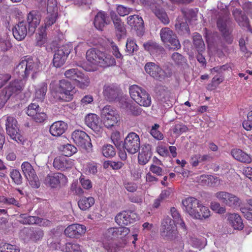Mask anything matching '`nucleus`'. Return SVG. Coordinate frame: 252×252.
Returning a JSON list of instances; mask_svg holds the SVG:
<instances>
[{"label":"nucleus","mask_w":252,"mask_h":252,"mask_svg":"<svg viewBox=\"0 0 252 252\" xmlns=\"http://www.w3.org/2000/svg\"><path fill=\"white\" fill-rule=\"evenodd\" d=\"M40 70V63L37 60L34 61L32 58L27 57L22 58L14 70V74L19 79L11 82L3 91L6 92L9 98L12 95L19 93L23 87L22 79L27 78L30 75L33 78L34 74Z\"/></svg>","instance_id":"1"},{"label":"nucleus","mask_w":252,"mask_h":252,"mask_svg":"<svg viewBox=\"0 0 252 252\" xmlns=\"http://www.w3.org/2000/svg\"><path fill=\"white\" fill-rule=\"evenodd\" d=\"M86 59L90 63L107 67L116 65L115 59L109 54L95 49L87 51Z\"/></svg>","instance_id":"2"},{"label":"nucleus","mask_w":252,"mask_h":252,"mask_svg":"<svg viewBox=\"0 0 252 252\" xmlns=\"http://www.w3.org/2000/svg\"><path fill=\"white\" fill-rule=\"evenodd\" d=\"M129 92L131 98L139 105L148 107L151 105V96L145 89L133 85L129 87Z\"/></svg>","instance_id":"3"},{"label":"nucleus","mask_w":252,"mask_h":252,"mask_svg":"<svg viewBox=\"0 0 252 252\" xmlns=\"http://www.w3.org/2000/svg\"><path fill=\"white\" fill-rule=\"evenodd\" d=\"M3 118L5 121L6 133L10 138L18 143H23L24 138L20 133L16 119L10 116H6Z\"/></svg>","instance_id":"4"},{"label":"nucleus","mask_w":252,"mask_h":252,"mask_svg":"<svg viewBox=\"0 0 252 252\" xmlns=\"http://www.w3.org/2000/svg\"><path fill=\"white\" fill-rule=\"evenodd\" d=\"M138 1L140 4L149 6L164 24L166 25L169 23V19L166 13L160 8V5L163 3L162 0H138Z\"/></svg>","instance_id":"5"},{"label":"nucleus","mask_w":252,"mask_h":252,"mask_svg":"<svg viewBox=\"0 0 252 252\" xmlns=\"http://www.w3.org/2000/svg\"><path fill=\"white\" fill-rule=\"evenodd\" d=\"M101 117L104 126L108 128L115 126L120 121L117 112L110 105H106L102 109Z\"/></svg>","instance_id":"6"},{"label":"nucleus","mask_w":252,"mask_h":252,"mask_svg":"<svg viewBox=\"0 0 252 252\" xmlns=\"http://www.w3.org/2000/svg\"><path fill=\"white\" fill-rule=\"evenodd\" d=\"M160 38L170 49L178 50L181 48V44L175 33L169 28H162L160 31Z\"/></svg>","instance_id":"7"},{"label":"nucleus","mask_w":252,"mask_h":252,"mask_svg":"<svg viewBox=\"0 0 252 252\" xmlns=\"http://www.w3.org/2000/svg\"><path fill=\"white\" fill-rule=\"evenodd\" d=\"M124 147L130 154H134L140 150V139L139 135L133 132L128 133L125 139Z\"/></svg>","instance_id":"8"},{"label":"nucleus","mask_w":252,"mask_h":252,"mask_svg":"<svg viewBox=\"0 0 252 252\" xmlns=\"http://www.w3.org/2000/svg\"><path fill=\"white\" fill-rule=\"evenodd\" d=\"M160 232L162 237L165 239L172 240L176 237L177 228L171 218L166 217L163 220L161 225Z\"/></svg>","instance_id":"9"},{"label":"nucleus","mask_w":252,"mask_h":252,"mask_svg":"<svg viewBox=\"0 0 252 252\" xmlns=\"http://www.w3.org/2000/svg\"><path fill=\"white\" fill-rule=\"evenodd\" d=\"M216 197L222 203L232 208L239 207L241 200L237 195L225 191H219L216 194Z\"/></svg>","instance_id":"10"},{"label":"nucleus","mask_w":252,"mask_h":252,"mask_svg":"<svg viewBox=\"0 0 252 252\" xmlns=\"http://www.w3.org/2000/svg\"><path fill=\"white\" fill-rule=\"evenodd\" d=\"M75 92L74 88L70 82L65 80H61L60 86L57 91L58 98L65 101H69L72 98Z\"/></svg>","instance_id":"11"},{"label":"nucleus","mask_w":252,"mask_h":252,"mask_svg":"<svg viewBox=\"0 0 252 252\" xmlns=\"http://www.w3.org/2000/svg\"><path fill=\"white\" fill-rule=\"evenodd\" d=\"M21 169L31 186L32 188H38L39 187L38 177L32 165L29 162L25 161L21 165Z\"/></svg>","instance_id":"12"},{"label":"nucleus","mask_w":252,"mask_h":252,"mask_svg":"<svg viewBox=\"0 0 252 252\" xmlns=\"http://www.w3.org/2000/svg\"><path fill=\"white\" fill-rule=\"evenodd\" d=\"M139 220L138 215L133 211H122L115 217V221L119 225H127Z\"/></svg>","instance_id":"13"},{"label":"nucleus","mask_w":252,"mask_h":252,"mask_svg":"<svg viewBox=\"0 0 252 252\" xmlns=\"http://www.w3.org/2000/svg\"><path fill=\"white\" fill-rule=\"evenodd\" d=\"M27 114L37 123H42L47 119V114L41 111L39 105L35 103H31L28 107Z\"/></svg>","instance_id":"14"},{"label":"nucleus","mask_w":252,"mask_h":252,"mask_svg":"<svg viewBox=\"0 0 252 252\" xmlns=\"http://www.w3.org/2000/svg\"><path fill=\"white\" fill-rule=\"evenodd\" d=\"M224 16L222 18H219L217 22V26L220 31L222 33L226 42L231 44L233 41V37L231 35V32L228 28L227 25L230 22L228 17L226 10L223 11Z\"/></svg>","instance_id":"15"},{"label":"nucleus","mask_w":252,"mask_h":252,"mask_svg":"<svg viewBox=\"0 0 252 252\" xmlns=\"http://www.w3.org/2000/svg\"><path fill=\"white\" fill-rule=\"evenodd\" d=\"M71 137L74 143L82 148L86 149L92 146L90 137L82 130L74 131L71 134Z\"/></svg>","instance_id":"16"},{"label":"nucleus","mask_w":252,"mask_h":252,"mask_svg":"<svg viewBox=\"0 0 252 252\" xmlns=\"http://www.w3.org/2000/svg\"><path fill=\"white\" fill-rule=\"evenodd\" d=\"M144 69L146 73L157 80H162L166 77L165 72L159 64L155 63H147L145 65Z\"/></svg>","instance_id":"17"},{"label":"nucleus","mask_w":252,"mask_h":252,"mask_svg":"<svg viewBox=\"0 0 252 252\" xmlns=\"http://www.w3.org/2000/svg\"><path fill=\"white\" fill-rule=\"evenodd\" d=\"M200 201L193 197H188L182 200L183 209L192 218L197 216L196 211Z\"/></svg>","instance_id":"18"},{"label":"nucleus","mask_w":252,"mask_h":252,"mask_svg":"<svg viewBox=\"0 0 252 252\" xmlns=\"http://www.w3.org/2000/svg\"><path fill=\"white\" fill-rule=\"evenodd\" d=\"M19 221L23 224H38L40 226H47L50 225L51 222L46 219L35 216H28L26 214H21L19 217Z\"/></svg>","instance_id":"19"},{"label":"nucleus","mask_w":252,"mask_h":252,"mask_svg":"<svg viewBox=\"0 0 252 252\" xmlns=\"http://www.w3.org/2000/svg\"><path fill=\"white\" fill-rule=\"evenodd\" d=\"M41 14L36 10H32L27 14V22L29 25V34L32 35L41 21Z\"/></svg>","instance_id":"20"},{"label":"nucleus","mask_w":252,"mask_h":252,"mask_svg":"<svg viewBox=\"0 0 252 252\" xmlns=\"http://www.w3.org/2000/svg\"><path fill=\"white\" fill-rule=\"evenodd\" d=\"M86 231L84 225L75 223L67 226L64 230V234L70 238H78L84 234Z\"/></svg>","instance_id":"21"},{"label":"nucleus","mask_w":252,"mask_h":252,"mask_svg":"<svg viewBox=\"0 0 252 252\" xmlns=\"http://www.w3.org/2000/svg\"><path fill=\"white\" fill-rule=\"evenodd\" d=\"M74 165L73 160L65 156L56 157L53 162L54 167L57 169L64 171L71 168Z\"/></svg>","instance_id":"22"},{"label":"nucleus","mask_w":252,"mask_h":252,"mask_svg":"<svg viewBox=\"0 0 252 252\" xmlns=\"http://www.w3.org/2000/svg\"><path fill=\"white\" fill-rule=\"evenodd\" d=\"M12 32L14 38L16 40L18 41L23 40L27 34L29 33L27 23L25 21L19 22L13 28Z\"/></svg>","instance_id":"23"},{"label":"nucleus","mask_w":252,"mask_h":252,"mask_svg":"<svg viewBox=\"0 0 252 252\" xmlns=\"http://www.w3.org/2000/svg\"><path fill=\"white\" fill-rule=\"evenodd\" d=\"M66 181V177L61 173L50 174L45 179V183L52 188H56L61 183H64Z\"/></svg>","instance_id":"24"},{"label":"nucleus","mask_w":252,"mask_h":252,"mask_svg":"<svg viewBox=\"0 0 252 252\" xmlns=\"http://www.w3.org/2000/svg\"><path fill=\"white\" fill-rule=\"evenodd\" d=\"M51 247L63 252H82L80 246L72 242L67 243L65 245H62L60 242L54 243L51 244Z\"/></svg>","instance_id":"25"},{"label":"nucleus","mask_w":252,"mask_h":252,"mask_svg":"<svg viewBox=\"0 0 252 252\" xmlns=\"http://www.w3.org/2000/svg\"><path fill=\"white\" fill-rule=\"evenodd\" d=\"M233 15L240 26L247 28L251 32H252V29L250 27L249 19L244 12L235 9L233 12Z\"/></svg>","instance_id":"26"},{"label":"nucleus","mask_w":252,"mask_h":252,"mask_svg":"<svg viewBox=\"0 0 252 252\" xmlns=\"http://www.w3.org/2000/svg\"><path fill=\"white\" fill-rule=\"evenodd\" d=\"M86 125L94 131L98 132L100 131L101 127L99 124V119L95 114H89L85 118Z\"/></svg>","instance_id":"27"},{"label":"nucleus","mask_w":252,"mask_h":252,"mask_svg":"<svg viewBox=\"0 0 252 252\" xmlns=\"http://www.w3.org/2000/svg\"><path fill=\"white\" fill-rule=\"evenodd\" d=\"M228 223L235 230H242L244 224L241 216L237 213H229L226 216Z\"/></svg>","instance_id":"28"},{"label":"nucleus","mask_w":252,"mask_h":252,"mask_svg":"<svg viewBox=\"0 0 252 252\" xmlns=\"http://www.w3.org/2000/svg\"><path fill=\"white\" fill-rule=\"evenodd\" d=\"M67 128V124L62 121L54 122L50 127V134L54 136L62 135Z\"/></svg>","instance_id":"29"},{"label":"nucleus","mask_w":252,"mask_h":252,"mask_svg":"<svg viewBox=\"0 0 252 252\" xmlns=\"http://www.w3.org/2000/svg\"><path fill=\"white\" fill-rule=\"evenodd\" d=\"M152 155L151 146L149 144L143 145L139 153L138 162L141 165L146 164L149 161Z\"/></svg>","instance_id":"30"},{"label":"nucleus","mask_w":252,"mask_h":252,"mask_svg":"<svg viewBox=\"0 0 252 252\" xmlns=\"http://www.w3.org/2000/svg\"><path fill=\"white\" fill-rule=\"evenodd\" d=\"M109 22L107 15L102 11H100L95 15L94 24L96 29L102 31L104 27Z\"/></svg>","instance_id":"31"},{"label":"nucleus","mask_w":252,"mask_h":252,"mask_svg":"<svg viewBox=\"0 0 252 252\" xmlns=\"http://www.w3.org/2000/svg\"><path fill=\"white\" fill-rule=\"evenodd\" d=\"M231 155L235 159L242 163L248 164L252 161L251 156L240 149H233Z\"/></svg>","instance_id":"32"},{"label":"nucleus","mask_w":252,"mask_h":252,"mask_svg":"<svg viewBox=\"0 0 252 252\" xmlns=\"http://www.w3.org/2000/svg\"><path fill=\"white\" fill-rule=\"evenodd\" d=\"M103 95L109 101L116 99L118 95V89L114 85H105L103 91Z\"/></svg>","instance_id":"33"},{"label":"nucleus","mask_w":252,"mask_h":252,"mask_svg":"<svg viewBox=\"0 0 252 252\" xmlns=\"http://www.w3.org/2000/svg\"><path fill=\"white\" fill-rule=\"evenodd\" d=\"M143 46L145 50L154 56H157L164 52L163 48L153 41H149L144 44Z\"/></svg>","instance_id":"34"},{"label":"nucleus","mask_w":252,"mask_h":252,"mask_svg":"<svg viewBox=\"0 0 252 252\" xmlns=\"http://www.w3.org/2000/svg\"><path fill=\"white\" fill-rule=\"evenodd\" d=\"M110 15L118 33L119 34L120 36L125 35L126 33V29L124 23L121 21L120 18L118 17L115 12L111 11Z\"/></svg>","instance_id":"35"},{"label":"nucleus","mask_w":252,"mask_h":252,"mask_svg":"<svg viewBox=\"0 0 252 252\" xmlns=\"http://www.w3.org/2000/svg\"><path fill=\"white\" fill-rule=\"evenodd\" d=\"M127 24L135 29L140 30L143 27V20L142 18L137 15L129 16L127 18Z\"/></svg>","instance_id":"36"},{"label":"nucleus","mask_w":252,"mask_h":252,"mask_svg":"<svg viewBox=\"0 0 252 252\" xmlns=\"http://www.w3.org/2000/svg\"><path fill=\"white\" fill-rule=\"evenodd\" d=\"M82 170L87 175H94L97 172V163L94 161L87 162L83 165Z\"/></svg>","instance_id":"37"},{"label":"nucleus","mask_w":252,"mask_h":252,"mask_svg":"<svg viewBox=\"0 0 252 252\" xmlns=\"http://www.w3.org/2000/svg\"><path fill=\"white\" fill-rule=\"evenodd\" d=\"M94 203V199L91 196L82 197L78 202L79 208L83 211L87 210Z\"/></svg>","instance_id":"38"},{"label":"nucleus","mask_w":252,"mask_h":252,"mask_svg":"<svg viewBox=\"0 0 252 252\" xmlns=\"http://www.w3.org/2000/svg\"><path fill=\"white\" fill-rule=\"evenodd\" d=\"M197 216L194 217V219L198 220H203L208 218L210 216V211L208 207L204 206L201 203L200 201L199 205H198V209L196 212Z\"/></svg>","instance_id":"39"},{"label":"nucleus","mask_w":252,"mask_h":252,"mask_svg":"<svg viewBox=\"0 0 252 252\" xmlns=\"http://www.w3.org/2000/svg\"><path fill=\"white\" fill-rule=\"evenodd\" d=\"M126 244V241H124V243L120 245H118L111 241H104L103 242L104 248L109 252H116L119 251L121 248H123Z\"/></svg>","instance_id":"40"},{"label":"nucleus","mask_w":252,"mask_h":252,"mask_svg":"<svg viewBox=\"0 0 252 252\" xmlns=\"http://www.w3.org/2000/svg\"><path fill=\"white\" fill-rule=\"evenodd\" d=\"M200 179L204 182L202 183L204 185L215 186L220 184V180L219 178L212 175H202L200 176Z\"/></svg>","instance_id":"41"},{"label":"nucleus","mask_w":252,"mask_h":252,"mask_svg":"<svg viewBox=\"0 0 252 252\" xmlns=\"http://www.w3.org/2000/svg\"><path fill=\"white\" fill-rule=\"evenodd\" d=\"M47 91V84L42 83L35 90V96L38 101H42L45 96Z\"/></svg>","instance_id":"42"},{"label":"nucleus","mask_w":252,"mask_h":252,"mask_svg":"<svg viewBox=\"0 0 252 252\" xmlns=\"http://www.w3.org/2000/svg\"><path fill=\"white\" fill-rule=\"evenodd\" d=\"M209 158V157L207 155L195 154L191 157L190 163L192 166L196 167L198 165L199 163L208 160Z\"/></svg>","instance_id":"43"},{"label":"nucleus","mask_w":252,"mask_h":252,"mask_svg":"<svg viewBox=\"0 0 252 252\" xmlns=\"http://www.w3.org/2000/svg\"><path fill=\"white\" fill-rule=\"evenodd\" d=\"M79 77L74 82L76 85L81 89H84L86 88L90 84V81L88 76L85 75L82 72Z\"/></svg>","instance_id":"44"},{"label":"nucleus","mask_w":252,"mask_h":252,"mask_svg":"<svg viewBox=\"0 0 252 252\" xmlns=\"http://www.w3.org/2000/svg\"><path fill=\"white\" fill-rule=\"evenodd\" d=\"M193 44L195 46L198 52H202L205 50V44L201 36L195 33L193 36Z\"/></svg>","instance_id":"45"},{"label":"nucleus","mask_w":252,"mask_h":252,"mask_svg":"<svg viewBox=\"0 0 252 252\" xmlns=\"http://www.w3.org/2000/svg\"><path fill=\"white\" fill-rule=\"evenodd\" d=\"M170 213L173 217L174 223L175 222L180 225L181 227L185 229L186 226L184 221L181 219V216L178 210L175 207H172L170 209Z\"/></svg>","instance_id":"46"},{"label":"nucleus","mask_w":252,"mask_h":252,"mask_svg":"<svg viewBox=\"0 0 252 252\" xmlns=\"http://www.w3.org/2000/svg\"><path fill=\"white\" fill-rule=\"evenodd\" d=\"M36 44L41 46L43 45L46 41V33L45 28L42 26L38 30V32L36 35Z\"/></svg>","instance_id":"47"},{"label":"nucleus","mask_w":252,"mask_h":252,"mask_svg":"<svg viewBox=\"0 0 252 252\" xmlns=\"http://www.w3.org/2000/svg\"><path fill=\"white\" fill-rule=\"evenodd\" d=\"M57 14V12L47 11V16L44 20L45 26L43 27L45 30L56 22Z\"/></svg>","instance_id":"48"},{"label":"nucleus","mask_w":252,"mask_h":252,"mask_svg":"<svg viewBox=\"0 0 252 252\" xmlns=\"http://www.w3.org/2000/svg\"><path fill=\"white\" fill-rule=\"evenodd\" d=\"M138 50V46L132 38H128L126 43V52L128 55L132 54Z\"/></svg>","instance_id":"49"},{"label":"nucleus","mask_w":252,"mask_h":252,"mask_svg":"<svg viewBox=\"0 0 252 252\" xmlns=\"http://www.w3.org/2000/svg\"><path fill=\"white\" fill-rule=\"evenodd\" d=\"M81 72L78 68H72L66 70L64 75L66 78L75 82L78 77L79 78Z\"/></svg>","instance_id":"50"},{"label":"nucleus","mask_w":252,"mask_h":252,"mask_svg":"<svg viewBox=\"0 0 252 252\" xmlns=\"http://www.w3.org/2000/svg\"><path fill=\"white\" fill-rule=\"evenodd\" d=\"M61 149L66 157L71 156L77 152L76 148L74 146L69 144L62 145L61 147Z\"/></svg>","instance_id":"51"},{"label":"nucleus","mask_w":252,"mask_h":252,"mask_svg":"<svg viewBox=\"0 0 252 252\" xmlns=\"http://www.w3.org/2000/svg\"><path fill=\"white\" fill-rule=\"evenodd\" d=\"M189 242L193 247L199 250L203 248L206 244V241L204 238L199 239L195 237H191L190 239Z\"/></svg>","instance_id":"52"},{"label":"nucleus","mask_w":252,"mask_h":252,"mask_svg":"<svg viewBox=\"0 0 252 252\" xmlns=\"http://www.w3.org/2000/svg\"><path fill=\"white\" fill-rule=\"evenodd\" d=\"M70 47L68 45H65L60 47L56 52L54 56L62 57V58L66 59L67 57L70 53Z\"/></svg>","instance_id":"53"},{"label":"nucleus","mask_w":252,"mask_h":252,"mask_svg":"<svg viewBox=\"0 0 252 252\" xmlns=\"http://www.w3.org/2000/svg\"><path fill=\"white\" fill-rule=\"evenodd\" d=\"M0 252H20V249L16 245L9 243H1L0 244Z\"/></svg>","instance_id":"54"},{"label":"nucleus","mask_w":252,"mask_h":252,"mask_svg":"<svg viewBox=\"0 0 252 252\" xmlns=\"http://www.w3.org/2000/svg\"><path fill=\"white\" fill-rule=\"evenodd\" d=\"M102 153L106 158L113 157L116 155L115 148L110 144H106L102 147Z\"/></svg>","instance_id":"55"},{"label":"nucleus","mask_w":252,"mask_h":252,"mask_svg":"<svg viewBox=\"0 0 252 252\" xmlns=\"http://www.w3.org/2000/svg\"><path fill=\"white\" fill-rule=\"evenodd\" d=\"M170 93L164 87H162L161 92L159 93V95L161 99V100L163 102H165L167 105L168 107H171L172 103L169 100Z\"/></svg>","instance_id":"56"},{"label":"nucleus","mask_w":252,"mask_h":252,"mask_svg":"<svg viewBox=\"0 0 252 252\" xmlns=\"http://www.w3.org/2000/svg\"><path fill=\"white\" fill-rule=\"evenodd\" d=\"M188 130L187 126L182 123L175 124L172 128L173 134L176 136H180L182 133L187 131Z\"/></svg>","instance_id":"57"},{"label":"nucleus","mask_w":252,"mask_h":252,"mask_svg":"<svg viewBox=\"0 0 252 252\" xmlns=\"http://www.w3.org/2000/svg\"><path fill=\"white\" fill-rule=\"evenodd\" d=\"M175 28L176 30L179 32H181V33L183 34H189V30L188 25L187 22H180V21H178L175 24Z\"/></svg>","instance_id":"58"},{"label":"nucleus","mask_w":252,"mask_h":252,"mask_svg":"<svg viewBox=\"0 0 252 252\" xmlns=\"http://www.w3.org/2000/svg\"><path fill=\"white\" fill-rule=\"evenodd\" d=\"M10 176L13 182L17 185H21L22 183V176L18 170L13 169L10 172Z\"/></svg>","instance_id":"59"},{"label":"nucleus","mask_w":252,"mask_h":252,"mask_svg":"<svg viewBox=\"0 0 252 252\" xmlns=\"http://www.w3.org/2000/svg\"><path fill=\"white\" fill-rule=\"evenodd\" d=\"M2 199L3 204L6 205H13L18 207H20V204L19 201L13 197L3 196V197H2Z\"/></svg>","instance_id":"60"},{"label":"nucleus","mask_w":252,"mask_h":252,"mask_svg":"<svg viewBox=\"0 0 252 252\" xmlns=\"http://www.w3.org/2000/svg\"><path fill=\"white\" fill-rule=\"evenodd\" d=\"M172 59L176 64L179 65H183L186 63V59L178 53H174L172 55Z\"/></svg>","instance_id":"61"},{"label":"nucleus","mask_w":252,"mask_h":252,"mask_svg":"<svg viewBox=\"0 0 252 252\" xmlns=\"http://www.w3.org/2000/svg\"><path fill=\"white\" fill-rule=\"evenodd\" d=\"M117 234L118 235L117 238L123 239L126 236L129 232V230L128 228L126 227H120L116 228Z\"/></svg>","instance_id":"62"},{"label":"nucleus","mask_w":252,"mask_h":252,"mask_svg":"<svg viewBox=\"0 0 252 252\" xmlns=\"http://www.w3.org/2000/svg\"><path fill=\"white\" fill-rule=\"evenodd\" d=\"M151 173L156 174L157 176H162L163 175V170L159 166L155 164H151L149 168Z\"/></svg>","instance_id":"63"},{"label":"nucleus","mask_w":252,"mask_h":252,"mask_svg":"<svg viewBox=\"0 0 252 252\" xmlns=\"http://www.w3.org/2000/svg\"><path fill=\"white\" fill-rule=\"evenodd\" d=\"M47 11L58 12L57 0H47Z\"/></svg>","instance_id":"64"}]
</instances>
